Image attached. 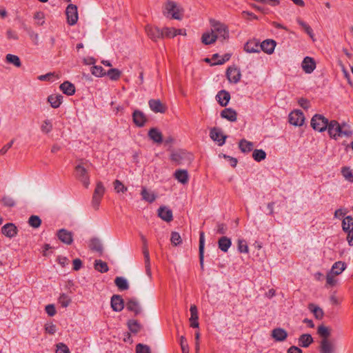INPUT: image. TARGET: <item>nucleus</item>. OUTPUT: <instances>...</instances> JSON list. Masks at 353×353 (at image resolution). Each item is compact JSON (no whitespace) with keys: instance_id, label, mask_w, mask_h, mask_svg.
Returning <instances> with one entry per match:
<instances>
[{"instance_id":"61","label":"nucleus","mask_w":353,"mask_h":353,"mask_svg":"<svg viewBox=\"0 0 353 353\" xmlns=\"http://www.w3.org/2000/svg\"><path fill=\"white\" fill-rule=\"evenodd\" d=\"M216 233L219 234H225L228 231V225L223 223H216Z\"/></svg>"},{"instance_id":"49","label":"nucleus","mask_w":353,"mask_h":353,"mask_svg":"<svg viewBox=\"0 0 353 353\" xmlns=\"http://www.w3.org/2000/svg\"><path fill=\"white\" fill-rule=\"evenodd\" d=\"M28 224L34 228H38L41 224V219L37 215H32L28 219Z\"/></svg>"},{"instance_id":"5","label":"nucleus","mask_w":353,"mask_h":353,"mask_svg":"<svg viewBox=\"0 0 353 353\" xmlns=\"http://www.w3.org/2000/svg\"><path fill=\"white\" fill-rule=\"evenodd\" d=\"M75 176L85 188L88 187L90 179L85 163L81 162L75 167Z\"/></svg>"},{"instance_id":"20","label":"nucleus","mask_w":353,"mask_h":353,"mask_svg":"<svg viewBox=\"0 0 353 353\" xmlns=\"http://www.w3.org/2000/svg\"><path fill=\"white\" fill-rule=\"evenodd\" d=\"M276 42L272 39H267L260 43V50L268 54H271L275 48Z\"/></svg>"},{"instance_id":"24","label":"nucleus","mask_w":353,"mask_h":353,"mask_svg":"<svg viewBox=\"0 0 353 353\" xmlns=\"http://www.w3.org/2000/svg\"><path fill=\"white\" fill-rule=\"evenodd\" d=\"M159 216L166 222H170L172 220V212L171 210L165 206L160 207L158 210Z\"/></svg>"},{"instance_id":"3","label":"nucleus","mask_w":353,"mask_h":353,"mask_svg":"<svg viewBox=\"0 0 353 353\" xmlns=\"http://www.w3.org/2000/svg\"><path fill=\"white\" fill-rule=\"evenodd\" d=\"M182 9L174 1L168 0L164 6L163 14L164 15L171 14L172 18L177 20H181L182 18L181 14Z\"/></svg>"},{"instance_id":"59","label":"nucleus","mask_w":353,"mask_h":353,"mask_svg":"<svg viewBox=\"0 0 353 353\" xmlns=\"http://www.w3.org/2000/svg\"><path fill=\"white\" fill-rule=\"evenodd\" d=\"M25 30L28 32L29 37L33 41V43L35 45L39 44V34L36 32H34L32 29L30 28H25Z\"/></svg>"},{"instance_id":"60","label":"nucleus","mask_w":353,"mask_h":353,"mask_svg":"<svg viewBox=\"0 0 353 353\" xmlns=\"http://www.w3.org/2000/svg\"><path fill=\"white\" fill-rule=\"evenodd\" d=\"M1 202L3 205L7 207H13L15 205L14 199L8 196H4L1 199Z\"/></svg>"},{"instance_id":"10","label":"nucleus","mask_w":353,"mask_h":353,"mask_svg":"<svg viewBox=\"0 0 353 353\" xmlns=\"http://www.w3.org/2000/svg\"><path fill=\"white\" fill-rule=\"evenodd\" d=\"M320 353H335L334 344L328 339H322L319 346Z\"/></svg>"},{"instance_id":"17","label":"nucleus","mask_w":353,"mask_h":353,"mask_svg":"<svg viewBox=\"0 0 353 353\" xmlns=\"http://www.w3.org/2000/svg\"><path fill=\"white\" fill-rule=\"evenodd\" d=\"M111 307L115 312H121L124 307V302L120 295L114 294L111 298Z\"/></svg>"},{"instance_id":"41","label":"nucleus","mask_w":353,"mask_h":353,"mask_svg":"<svg viewBox=\"0 0 353 353\" xmlns=\"http://www.w3.org/2000/svg\"><path fill=\"white\" fill-rule=\"evenodd\" d=\"M114 283L120 290H126L129 288L128 281L124 277H116Z\"/></svg>"},{"instance_id":"2","label":"nucleus","mask_w":353,"mask_h":353,"mask_svg":"<svg viewBox=\"0 0 353 353\" xmlns=\"http://www.w3.org/2000/svg\"><path fill=\"white\" fill-rule=\"evenodd\" d=\"M210 30L216 37V40L221 39L223 41L229 38V30L225 24L212 19L210 20Z\"/></svg>"},{"instance_id":"34","label":"nucleus","mask_w":353,"mask_h":353,"mask_svg":"<svg viewBox=\"0 0 353 353\" xmlns=\"http://www.w3.org/2000/svg\"><path fill=\"white\" fill-rule=\"evenodd\" d=\"M63 96L61 94L50 95L48 97V101L50 103L51 106L54 108H57L62 103Z\"/></svg>"},{"instance_id":"44","label":"nucleus","mask_w":353,"mask_h":353,"mask_svg":"<svg viewBox=\"0 0 353 353\" xmlns=\"http://www.w3.org/2000/svg\"><path fill=\"white\" fill-rule=\"evenodd\" d=\"M128 326L129 330L134 334L138 333L141 328V324L136 320H129Z\"/></svg>"},{"instance_id":"45","label":"nucleus","mask_w":353,"mask_h":353,"mask_svg":"<svg viewBox=\"0 0 353 353\" xmlns=\"http://www.w3.org/2000/svg\"><path fill=\"white\" fill-rule=\"evenodd\" d=\"M94 268L101 273L107 272L109 270L108 264L101 260H95Z\"/></svg>"},{"instance_id":"25","label":"nucleus","mask_w":353,"mask_h":353,"mask_svg":"<svg viewBox=\"0 0 353 353\" xmlns=\"http://www.w3.org/2000/svg\"><path fill=\"white\" fill-rule=\"evenodd\" d=\"M216 99L222 107H225L230 99V94L228 91L223 90L218 92Z\"/></svg>"},{"instance_id":"54","label":"nucleus","mask_w":353,"mask_h":353,"mask_svg":"<svg viewBox=\"0 0 353 353\" xmlns=\"http://www.w3.org/2000/svg\"><path fill=\"white\" fill-rule=\"evenodd\" d=\"M91 72L96 77H103L105 75V72L103 68L100 65H94L91 68Z\"/></svg>"},{"instance_id":"27","label":"nucleus","mask_w":353,"mask_h":353,"mask_svg":"<svg viewBox=\"0 0 353 353\" xmlns=\"http://www.w3.org/2000/svg\"><path fill=\"white\" fill-rule=\"evenodd\" d=\"M190 311L191 313V316L190 318V326L194 328L199 327V316L196 306L195 305H192L190 306Z\"/></svg>"},{"instance_id":"14","label":"nucleus","mask_w":353,"mask_h":353,"mask_svg":"<svg viewBox=\"0 0 353 353\" xmlns=\"http://www.w3.org/2000/svg\"><path fill=\"white\" fill-rule=\"evenodd\" d=\"M301 67L305 73H312L316 68V63L314 59L310 57H305L302 61Z\"/></svg>"},{"instance_id":"29","label":"nucleus","mask_w":353,"mask_h":353,"mask_svg":"<svg viewBox=\"0 0 353 353\" xmlns=\"http://www.w3.org/2000/svg\"><path fill=\"white\" fill-rule=\"evenodd\" d=\"M148 137L155 143H161L163 141L162 134L157 128H151L148 132Z\"/></svg>"},{"instance_id":"19","label":"nucleus","mask_w":353,"mask_h":353,"mask_svg":"<svg viewBox=\"0 0 353 353\" xmlns=\"http://www.w3.org/2000/svg\"><path fill=\"white\" fill-rule=\"evenodd\" d=\"M272 337L278 342L285 341L288 337V332L283 328L277 327L272 330Z\"/></svg>"},{"instance_id":"32","label":"nucleus","mask_w":353,"mask_h":353,"mask_svg":"<svg viewBox=\"0 0 353 353\" xmlns=\"http://www.w3.org/2000/svg\"><path fill=\"white\" fill-rule=\"evenodd\" d=\"M150 109L154 112L163 113L165 112V108L159 100L151 99L148 102Z\"/></svg>"},{"instance_id":"18","label":"nucleus","mask_w":353,"mask_h":353,"mask_svg":"<svg viewBox=\"0 0 353 353\" xmlns=\"http://www.w3.org/2000/svg\"><path fill=\"white\" fill-rule=\"evenodd\" d=\"M126 308L128 310L133 312L135 315H138L141 312L140 304L134 298H131L128 300Z\"/></svg>"},{"instance_id":"38","label":"nucleus","mask_w":353,"mask_h":353,"mask_svg":"<svg viewBox=\"0 0 353 353\" xmlns=\"http://www.w3.org/2000/svg\"><path fill=\"white\" fill-rule=\"evenodd\" d=\"M345 268L346 265L345 263L342 261H337L333 264L332 269L330 272L331 273L334 274L335 275H339L345 270Z\"/></svg>"},{"instance_id":"40","label":"nucleus","mask_w":353,"mask_h":353,"mask_svg":"<svg viewBox=\"0 0 353 353\" xmlns=\"http://www.w3.org/2000/svg\"><path fill=\"white\" fill-rule=\"evenodd\" d=\"M90 248L91 250L98 252L99 253H102L103 252V245L101 241L97 238H93L90 241Z\"/></svg>"},{"instance_id":"39","label":"nucleus","mask_w":353,"mask_h":353,"mask_svg":"<svg viewBox=\"0 0 353 353\" xmlns=\"http://www.w3.org/2000/svg\"><path fill=\"white\" fill-rule=\"evenodd\" d=\"M239 148L242 152H249L252 150L254 145L251 141L242 139L239 143Z\"/></svg>"},{"instance_id":"37","label":"nucleus","mask_w":353,"mask_h":353,"mask_svg":"<svg viewBox=\"0 0 353 353\" xmlns=\"http://www.w3.org/2000/svg\"><path fill=\"white\" fill-rule=\"evenodd\" d=\"M201 41L205 45H210L216 41V37L210 30L203 34Z\"/></svg>"},{"instance_id":"9","label":"nucleus","mask_w":353,"mask_h":353,"mask_svg":"<svg viewBox=\"0 0 353 353\" xmlns=\"http://www.w3.org/2000/svg\"><path fill=\"white\" fill-rule=\"evenodd\" d=\"M191 155L183 150L173 151L170 159L176 164H182L185 160H190Z\"/></svg>"},{"instance_id":"47","label":"nucleus","mask_w":353,"mask_h":353,"mask_svg":"<svg viewBox=\"0 0 353 353\" xmlns=\"http://www.w3.org/2000/svg\"><path fill=\"white\" fill-rule=\"evenodd\" d=\"M121 74V72L117 68H112L105 72V75H108L111 80H118Z\"/></svg>"},{"instance_id":"57","label":"nucleus","mask_w":353,"mask_h":353,"mask_svg":"<svg viewBox=\"0 0 353 353\" xmlns=\"http://www.w3.org/2000/svg\"><path fill=\"white\" fill-rule=\"evenodd\" d=\"M171 243L173 245L176 246L181 243V237L176 232H172L170 238Z\"/></svg>"},{"instance_id":"1","label":"nucleus","mask_w":353,"mask_h":353,"mask_svg":"<svg viewBox=\"0 0 353 353\" xmlns=\"http://www.w3.org/2000/svg\"><path fill=\"white\" fill-rule=\"evenodd\" d=\"M327 130L330 137L336 140L343 136L350 137L352 135V131L348 125L345 123L340 125L335 120H332L329 123Z\"/></svg>"},{"instance_id":"51","label":"nucleus","mask_w":353,"mask_h":353,"mask_svg":"<svg viewBox=\"0 0 353 353\" xmlns=\"http://www.w3.org/2000/svg\"><path fill=\"white\" fill-rule=\"evenodd\" d=\"M317 332L323 339H328L330 335V331L329 328L324 326L323 325H319L318 327Z\"/></svg>"},{"instance_id":"36","label":"nucleus","mask_w":353,"mask_h":353,"mask_svg":"<svg viewBox=\"0 0 353 353\" xmlns=\"http://www.w3.org/2000/svg\"><path fill=\"white\" fill-rule=\"evenodd\" d=\"M141 194L142 199L149 203H152L157 198V195L154 192L148 191L145 187L142 188Z\"/></svg>"},{"instance_id":"4","label":"nucleus","mask_w":353,"mask_h":353,"mask_svg":"<svg viewBox=\"0 0 353 353\" xmlns=\"http://www.w3.org/2000/svg\"><path fill=\"white\" fill-rule=\"evenodd\" d=\"M329 121L321 114H315L311 119V126L314 130L323 132L327 130Z\"/></svg>"},{"instance_id":"30","label":"nucleus","mask_w":353,"mask_h":353,"mask_svg":"<svg viewBox=\"0 0 353 353\" xmlns=\"http://www.w3.org/2000/svg\"><path fill=\"white\" fill-rule=\"evenodd\" d=\"M59 88L64 94L69 96L73 95L75 92L74 85L69 81L63 82L60 85Z\"/></svg>"},{"instance_id":"31","label":"nucleus","mask_w":353,"mask_h":353,"mask_svg":"<svg viewBox=\"0 0 353 353\" xmlns=\"http://www.w3.org/2000/svg\"><path fill=\"white\" fill-rule=\"evenodd\" d=\"M175 179L182 184H185L188 181V173L185 170H177L174 174Z\"/></svg>"},{"instance_id":"7","label":"nucleus","mask_w":353,"mask_h":353,"mask_svg":"<svg viewBox=\"0 0 353 353\" xmlns=\"http://www.w3.org/2000/svg\"><path fill=\"white\" fill-rule=\"evenodd\" d=\"M65 14L67 17V22L70 26H74L78 21V11L77 6L74 4H69L65 10Z\"/></svg>"},{"instance_id":"33","label":"nucleus","mask_w":353,"mask_h":353,"mask_svg":"<svg viewBox=\"0 0 353 353\" xmlns=\"http://www.w3.org/2000/svg\"><path fill=\"white\" fill-rule=\"evenodd\" d=\"M313 343V338L310 334H303L299 338V345L303 347H307Z\"/></svg>"},{"instance_id":"6","label":"nucleus","mask_w":353,"mask_h":353,"mask_svg":"<svg viewBox=\"0 0 353 353\" xmlns=\"http://www.w3.org/2000/svg\"><path fill=\"white\" fill-rule=\"evenodd\" d=\"M105 188L101 182H98L94 190L92 199V206L95 209L98 210L101 200L104 194Z\"/></svg>"},{"instance_id":"21","label":"nucleus","mask_w":353,"mask_h":353,"mask_svg":"<svg viewBox=\"0 0 353 353\" xmlns=\"http://www.w3.org/2000/svg\"><path fill=\"white\" fill-rule=\"evenodd\" d=\"M210 136L213 141L218 142L219 145H223L225 142L226 136L222 135L221 132L216 128L211 129Z\"/></svg>"},{"instance_id":"35","label":"nucleus","mask_w":353,"mask_h":353,"mask_svg":"<svg viewBox=\"0 0 353 353\" xmlns=\"http://www.w3.org/2000/svg\"><path fill=\"white\" fill-rule=\"evenodd\" d=\"M143 253L144 259H145V272H146L147 275L150 277L151 274H152V272H151V268H150V254H149V251H148L147 246L143 247Z\"/></svg>"},{"instance_id":"23","label":"nucleus","mask_w":353,"mask_h":353,"mask_svg":"<svg viewBox=\"0 0 353 353\" xmlns=\"http://www.w3.org/2000/svg\"><path fill=\"white\" fill-rule=\"evenodd\" d=\"M221 117L230 122H234L237 119V113L232 108H225L221 112Z\"/></svg>"},{"instance_id":"16","label":"nucleus","mask_w":353,"mask_h":353,"mask_svg":"<svg viewBox=\"0 0 353 353\" xmlns=\"http://www.w3.org/2000/svg\"><path fill=\"white\" fill-rule=\"evenodd\" d=\"M132 119L134 124L138 127H143L147 121L145 114L139 110L134 111Z\"/></svg>"},{"instance_id":"50","label":"nucleus","mask_w":353,"mask_h":353,"mask_svg":"<svg viewBox=\"0 0 353 353\" xmlns=\"http://www.w3.org/2000/svg\"><path fill=\"white\" fill-rule=\"evenodd\" d=\"M58 301H59V303L63 307H67L71 302V299L68 295L63 293L59 296Z\"/></svg>"},{"instance_id":"43","label":"nucleus","mask_w":353,"mask_h":353,"mask_svg":"<svg viewBox=\"0 0 353 353\" xmlns=\"http://www.w3.org/2000/svg\"><path fill=\"white\" fill-rule=\"evenodd\" d=\"M6 61L7 63H11L17 68L21 65L19 57L14 54H8L6 57Z\"/></svg>"},{"instance_id":"46","label":"nucleus","mask_w":353,"mask_h":353,"mask_svg":"<svg viewBox=\"0 0 353 353\" xmlns=\"http://www.w3.org/2000/svg\"><path fill=\"white\" fill-rule=\"evenodd\" d=\"M252 157L256 161L260 162L265 159L266 153L264 150L261 149H256L253 151Z\"/></svg>"},{"instance_id":"63","label":"nucleus","mask_w":353,"mask_h":353,"mask_svg":"<svg viewBox=\"0 0 353 353\" xmlns=\"http://www.w3.org/2000/svg\"><path fill=\"white\" fill-rule=\"evenodd\" d=\"M56 353H70V352L68 347L65 344L63 343H59L57 344Z\"/></svg>"},{"instance_id":"26","label":"nucleus","mask_w":353,"mask_h":353,"mask_svg":"<svg viewBox=\"0 0 353 353\" xmlns=\"http://www.w3.org/2000/svg\"><path fill=\"white\" fill-rule=\"evenodd\" d=\"M204 246H205V235L203 232H201L199 234V262L201 269H203L204 260Z\"/></svg>"},{"instance_id":"58","label":"nucleus","mask_w":353,"mask_h":353,"mask_svg":"<svg viewBox=\"0 0 353 353\" xmlns=\"http://www.w3.org/2000/svg\"><path fill=\"white\" fill-rule=\"evenodd\" d=\"M114 188L117 192H125L127 191V188L119 180L114 182Z\"/></svg>"},{"instance_id":"22","label":"nucleus","mask_w":353,"mask_h":353,"mask_svg":"<svg viewBox=\"0 0 353 353\" xmlns=\"http://www.w3.org/2000/svg\"><path fill=\"white\" fill-rule=\"evenodd\" d=\"M244 50L248 53H259L261 52L260 43L257 41L250 40L245 44Z\"/></svg>"},{"instance_id":"13","label":"nucleus","mask_w":353,"mask_h":353,"mask_svg":"<svg viewBox=\"0 0 353 353\" xmlns=\"http://www.w3.org/2000/svg\"><path fill=\"white\" fill-rule=\"evenodd\" d=\"M57 235L58 239L65 244L70 245L73 242V234L67 230L61 229L58 230Z\"/></svg>"},{"instance_id":"28","label":"nucleus","mask_w":353,"mask_h":353,"mask_svg":"<svg viewBox=\"0 0 353 353\" xmlns=\"http://www.w3.org/2000/svg\"><path fill=\"white\" fill-rule=\"evenodd\" d=\"M231 245V239L225 236L221 237L218 241V247L223 252H227Z\"/></svg>"},{"instance_id":"42","label":"nucleus","mask_w":353,"mask_h":353,"mask_svg":"<svg viewBox=\"0 0 353 353\" xmlns=\"http://www.w3.org/2000/svg\"><path fill=\"white\" fill-rule=\"evenodd\" d=\"M308 308L314 314L316 319H321L323 318L324 313L321 307L313 303H310L308 305Z\"/></svg>"},{"instance_id":"52","label":"nucleus","mask_w":353,"mask_h":353,"mask_svg":"<svg viewBox=\"0 0 353 353\" xmlns=\"http://www.w3.org/2000/svg\"><path fill=\"white\" fill-rule=\"evenodd\" d=\"M52 130V123L50 120L46 119L45 120L41 126V130L42 132L48 134Z\"/></svg>"},{"instance_id":"55","label":"nucleus","mask_w":353,"mask_h":353,"mask_svg":"<svg viewBox=\"0 0 353 353\" xmlns=\"http://www.w3.org/2000/svg\"><path fill=\"white\" fill-rule=\"evenodd\" d=\"M341 173L346 180L350 182H353V174L352 172V170L349 168H343L341 170Z\"/></svg>"},{"instance_id":"11","label":"nucleus","mask_w":353,"mask_h":353,"mask_svg":"<svg viewBox=\"0 0 353 353\" xmlns=\"http://www.w3.org/2000/svg\"><path fill=\"white\" fill-rule=\"evenodd\" d=\"M226 77L230 82L237 83L240 81L241 74L237 68L229 67L226 72Z\"/></svg>"},{"instance_id":"48","label":"nucleus","mask_w":353,"mask_h":353,"mask_svg":"<svg viewBox=\"0 0 353 353\" xmlns=\"http://www.w3.org/2000/svg\"><path fill=\"white\" fill-rule=\"evenodd\" d=\"M353 226V219L350 216H347L343 220L342 227L345 232H348Z\"/></svg>"},{"instance_id":"15","label":"nucleus","mask_w":353,"mask_h":353,"mask_svg":"<svg viewBox=\"0 0 353 353\" xmlns=\"http://www.w3.org/2000/svg\"><path fill=\"white\" fill-rule=\"evenodd\" d=\"M18 229L14 223H9L5 224L1 228V232L8 238H13L17 234Z\"/></svg>"},{"instance_id":"64","label":"nucleus","mask_w":353,"mask_h":353,"mask_svg":"<svg viewBox=\"0 0 353 353\" xmlns=\"http://www.w3.org/2000/svg\"><path fill=\"white\" fill-rule=\"evenodd\" d=\"M137 353H150V347L146 345L139 343L136 346Z\"/></svg>"},{"instance_id":"12","label":"nucleus","mask_w":353,"mask_h":353,"mask_svg":"<svg viewBox=\"0 0 353 353\" xmlns=\"http://www.w3.org/2000/svg\"><path fill=\"white\" fill-rule=\"evenodd\" d=\"M145 31L148 36L153 41H156L159 39L163 37V32L157 27H152L151 26H147L145 27Z\"/></svg>"},{"instance_id":"62","label":"nucleus","mask_w":353,"mask_h":353,"mask_svg":"<svg viewBox=\"0 0 353 353\" xmlns=\"http://www.w3.org/2000/svg\"><path fill=\"white\" fill-rule=\"evenodd\" d=\"M336 276V275H335L334 274L331 273L330 272H329L327 273V276H326L327 284L330 285V286L335 285L336 282H337V280L335 278Z\"/></svg>"},{"instance_id":"56","label":"nucleus","mask_w":353,"mask_h":353,"mask_svg":"<svg viewBox=\"0 0 353 353\" xmlns=\"http://www.w3.org/2000/svg\"><path fill=\"white\" fill-rule=\"evenodd\" d=\"M162 31L163 32V37L172 38V37H175L176 35H177L176 29L173 28L166 27V28H164L162 30Z\"/></svg>"},{"instance_id":"53","label":"nucleus","mask_w":353,"mask_h":353,"mask_svg":"<svg viewBox=\"0 0 353 353\" xmlns=\"http://www.w3.org/2000/svg\"><path fill=\"white\" fill-rule=\"evenodd\" d=\"M238 250L241 253H248V245L244 239L238 240Z\"/></svg>"},{"instance_id":"8","label":"nucleus","mask_w":353,"mask_h":353,"mask_svg":"<svg viewBox=\"0 0 353 353\" xmlns=\"http://www.w3.org/2000/svg\"><path fill=\"white\" fill-rule=\"evenodd\" d=\"M305 121V117L301 110H294L289 114V122L294 126H301Z\"/></svg>"}]
</instances>
